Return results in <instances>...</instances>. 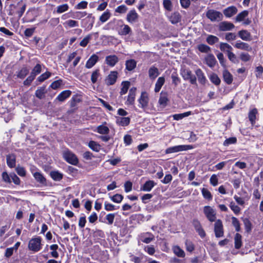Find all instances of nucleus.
Here are the masks:
<instances>
[{
	"label": "nucleus",
	"mask_w": 263,
	"mask_h": 263,
	"mask_svg": "<svg viewBox=\"0 0 263 263\" xmlns=\"http://www.w3.org/2000/svg\"><path fill=\"white\" fill-rule=\"evenodd\" d=\"M137 62L134 60H129L126 61V68L128 71H132L136 67Z\"/></svg>",
	"instance_id": "nucleus-35"
},
{
	"label": "nucleus",
	"mask_w": 263,
	"mask_h": 263,
	"mask_svg": "<svg viewBox=\"0 0 263 263\" xmlns=\"http://www.w3.org/2000/svg\"><path fill=\"white\" fill-rule=\"evenodd\" d=\"M118 61V58L115 55H108L105 58L106 63L111 67L114 66Z\"/></svg>",
	"instance_id": "nucleus-16"
},
{
	"label": "nucleus",
	"mask_w": 263,
	"mask_h": 263,
	"mask_svg": "<svg viewBox=\"0 0 263 263\" xmlns=\"http://www.w3.org/2000/svg\"><path fill=\"white\" fill-rule=\"evenodd\" d=\"M28 248L33 252H37L41 249V238L37 237L32 238L29 242Z\"/></svg>",
	"instance_id": "nucleus-2"
},
{
	"label": "nucleus",
	"mask_w": 263,
	"mask_h": 263,
	"mask_svg": "<svg viewBox=\"0 0 263 263\" xmlns=\"http://www.w3.org/2000/svg\"><path fill=\"white\" fill-rule=\"evenodd\" d=\"M237 139L235 137H231L226 139L223 142L224 146H228L230 144H234L236 142Z\"/></svg>",
	"instance_id": "nucleus-64"
},
{
	"label": "nucleus",
	"mask_w": 263,
	"mask_h": 263,
	"mask_svg": "<svg viewBox=\"0 0 263 263\" xmlns=\"http://www.w3.org/2000/svg\"><path fill=\"white\" fill-rule=\"evenodd\" d=\"M91 38L92 35L91 34H88L80 42V45L83 47H86Z\"/></svg>",
	"instance_id": "nucleus-46"
},
{
	"label": "nucleus",
	"mask_w": 263,
	"mask_h": 263,
	"mask_svg": "<svg viewBox=\"0 0 263 263\" xmlns=\"http://www.w3.org/2000/svg\"><path fill=\"white\" fill-rule=\"evenodd\" d=\"M63 156L64 159L70 164L76 165L79 162L78 159L76 155L69 150L64 151Z\"/></svg>",
	"instance_id": "nucleus-1"
},
{
	"label": "nucleus",
	"mask_w": 263,
	"mask_h": 263,
	"mask_svg": "<svg viewBox=\"0 0 263 263\" xmlns=\"http://www.w3.org/2000/svg\"><path fill=\"white\" fill-rule=\"evenodd\" d=\"M206 64L210 67H214L216 63V60L213 54H209L205 59Z\"/></svg>",
	"instance_id": "nucleus-27"
},
{
	"label": "nucleus",
	"mask_w": 263,
	"mask_h": 263,
	"mask_svg": "<svg viewBox=\"0 0 263 263\" xmlns=\"http://www.w3.org/2000/svg\"><path fill=\"white\" fill-rule=\"evenodd\" d=\"M195 74L199 82L202 85L205 84L207 80L203 71L198 68L195 70Z\"/></svg>",
	"instance_id": "nucleus-17"
},
{
	"label": "nucleus",
	"mask_w": 263,
	"mask_h": 263,
	"mask_svg": "<svg viewBox=\"0 0 263 263\" xmlns=\"http://www.w3.org/2000/svg\"><path fill=\"white\" fill-rule=\"evenodd\" d=\"M234 27L233 23L227 21L221 22L218 25V29L221 31L232 30Z\"/></svg>",
	"instance_id": "nucleus-10"
},
{
	"label": "nucleus",
	"mask_w": 263,
	"mask_h": 263,
	"mask_svg": "<svg viewBox=\"0 0 263 263\" xmlns=\"http://www.w3.org/2000/svg\"><path fill=\"white\" fill-rule=\"evenodd\" d=\"M7 164L10 168L15 166L16 157L14 154H9L6 156Z\"/></svg>",
	"instance_id": "nucleus-19"
},
{
	"label": "nucleus",
	"mask_w": 263,
	"mask_h": 263,
	"mask_svg": "<svg viewBox=\"0 0 263 263\" xmlns=\"http://www.w3.org/2000/svg\"><path fill=\"white\" fill-rule=\"evenodd\" d=\"M234 47L237 49L245 50L248 51L252 50V48L249 46L248 44L241 41L237 42L235 43Z\"/></svg>",
	"instance_id": "nucleus-18"
},
{
	"label": "nucleus",
	"mask_w": 263,
	"mask_h": 263,
	"mask_svg": "<svg viewBox=\"0 0 263 263\" xmlns=\"http://www.w3.org/2000/svg\"><path fill=\"white\" fill-rule=\"evenodd\" d=\"M202 194L204 198L207 199L208 200H211L212 198V195L210 191H209L206 189L203 188L202 189Z\"/></svg>",
	"instance_id": "nucleus-58"
},
{
	"label": "nucleus",
	"mask_w": 263,
	"mask_h": 263,
	"mask_svg": "<svg viewBox=\"0 0 263 263\" xmlns=\"http://www.w3.org/2000/svg\"><path fill=\"white\" fill-rule=\"evenodd\" d=\"M115 217V214L113 213H109L107 214L105 219L107 220L108 224H112L114 222Z\"/></svg>",
	"instance_id": "nucleus-63"
},
{
	"label": "nucleus",
	"mask_w": 263,
	"mask_h": 263,
	"mask_svg": "<svg viewBox=\"0 0 263 263\" xmlns=\"http://www.w3.org/2000/svg\"><path fill=\"white\" fill-rule=\"evenodd\" d=\"M174 253L178 257H184L185 253L184 251L178 246H175L172 248Z\"/></svg>",
	"instance_id": "nucleus-22"
},
{
	"label": "nucleus",
	"mask_w": 263,
	"mask_h": 263,
	"mask_svg": "<svg viewBox=\"0 0 263 263\" xmlns=\"http://www.w3.org/2000/svg\"><path fill=\"white\" fill-rule=\"evenodd\" d=\"M182 76L185 80H189L191 84H197L196 78L192 74V72L190 70H184L182 72Z\"/></svg>",
	"instance_id": "nucleus-8"
},
{
	"label": "nucleus",
	"mask_w": 263,
	"mask_h": 263,
	"mask_svg": "<svg viewBox=\"0 0 263 263\" xmlns=\"http://www.w3.org/2000/svg\"><path fill=\"white\" fill-rule=\"evenodd\" d=\"M228 57L229 59L234 63H238L239 62L236 55L232 52H228Z\"/></svg>",
	"instance_id": "nucleus-59"
},
{
	"label": "nucleus",
	"mask_w": 263,
	"mask_h": 263,
	"mask_svg": "<svg viewBox=\"0 0 263 263\" xmlns=\"http://www.w3.org/2000/svg\"><path fill=\"white\" fill-rule=\"evenodd\" d=\"M234 245L236 249H239L242 246V236L239 233H236L234 236Z\"/></svg>",
	"instance_id": "nucleus-29"
},
{
	"label": "nucleus",
	"mask_w": 263,
	"mask_h": 263,
	"mask_svg": "<svg viewBox=\"0 0 263 263\" xmlns=\"http://www.w3.org/2000/svg\"><path fill=\"white\" fill-rule=\"evenodd\" d=\"M206 16L212 22L220 21L223 18V15L220 12L213 9L209 10Z\"/></svg>",
	"instance_id": "nucleus-3"
},
{
	"label": "nucleus",
	"mask_w": 263,
	"mask_h": 263,
	"mask_svg": "<svg viewBox=\"0 0 263 263\" xmlns=\"http://www.w3.org/2000/svg\"><path fill=\"white\" fill-rule=\"evenodd\" d=\"M71 94V92L70 90H67L63 91L58 96L57 99L60 102H63L69 97Z\"/></svg>",
	"instance_id": "nucleus-23"
},
{
	"label": "nucleus",
	"mask_w": 263,
	"mask_h": 263,
	"mask_svg": "<svg viewBox=\"0 0 263 263\" xmlns=\"http://www.w3.org/2000/svg\"><path fill=\"white\" fill-rule=\"evenodd\" d=\"M249 12L247 10H244L240 13H238L237 15L235 18V21L237 22H240L243 21L248 15Z\"/></svg>",
	"instance_id": "nucleus-36"
},
{
	"label": "nucleus",
	"mask_w": 263,
	"mask_h": 263,
	"mask_svg": "<svg viewBox=\"0 0 263 263\" xmlns=\"http://www.w3.org/2000/svg\"><path fill=\"white\" fill-rule=\"evenodd\" d=\"M198 49L200 52L204 53H207L210 51V47L205 44L199 45L198 46Z\"/></svg>",
	"instance_id": "nucleus-57"
},
{
	"label": "nucleus",
	"mask_w": 263,
	"mask_h": 263,
	"mask_svg": "<svg viewBox=\"0 0 263 263\" xmlns=\"http://www.w3.org/2000/svg\"><path fill=\"white\" fill-rule=\"evenodd\" d=\"M215 222L214 230L216 237L219 238L223 236L224 230L222 221L220 219H217Z\"/></svg>",
	"instance_id": "nucleus-7"
},
{
	"label": "nucleus",
	"mask_w": 263,
	"mask_h": 263,
	"mask_svg": "<svg viewBox=\"0 0 263 263\" xmlns=\"http://www.w3.org/2000/svg\"><path fill=\"white\" fill-rule=\"evenodd\" d=\"M51 177L54 181H60L63 178V175L57 171H52L50 173Z\"/></svg>",
	"instance_id": "nucleus-40"
},
{
	"label": "nucleus",
	"mask_w": 263,
	"mask_h": 263,
	"mask_svg": "<svg viewBox=\"0 0 263 263\" xmlns=\"http://www.w3.org/2000/svg\"><path fill=\"white\" fill-rule=\"evenodd\" d=\"M59 248V247L57 245H52L50 246V249L52 251L51 252V255L52 257L54 258H58L59 257V253L57 251V249Z\"/></svg>",
	"instance_id": "nucleus-47"
},
{
	"label": "nucleus",
	"mask_w": 263,
	"mask_h": 263,
	"mask_svg": "<svg viewBox=\"0 0 263 263\" xmlns=\"http://www.w3.org/2000/svg\"><path fill=\"white\" fill-rule=\"evenodd\" d=\"M238 11L237 8L234 6H230L223 10V13L226 17H231Z\"/></svg>",
	"instance_id": "nucleus-11"
},
{
	"label": "nucleus",
	"mask_w": 263,
	"mask_h": 263,
	"mask_svg": "<svg viewBox=\"0 0 263 263\" xmlns=\"http://www.w3.org/2000/svg\"><path fill=\"white\" fill-rule=\"evenodd\" d=\"M99 57L95 54H93L86 62L85 67L88 69L92 68L98 61Z\"/></svg>",
	"instance_id": "nucleus-15"
},
{
	"label": "nucleus",
	"mask_w": 263,
	"mask_h": 263,
	"mask_svg": "<svg viewBox=\"0 0 263 263\" xmlns=\"http://www.w3.org/2000/svg\"><path fill=\"white\" fill-rule=\"evenodd\" d=\"M127 9L128 8L125 5H122L116 8L115 12L120 14H123L125 13L127 11Z\"/></svg>",
	"instance_id": "nucleus-55"
},
{
	"label": "nucleus",
	"mask_w": 263,
	"mask_h": 263,
	"mask_svg": "<svg viewBox=\"0 0 263 263\" xmlns=\"http://www.w3.org/2000/svg\"><path fill=\"white\" fill-rule=\"evenodd\" d=\"M110 16L111 13L108 10H107L100 16L99 20L103 23L106 22Z\"/></svg>",
	"instance_id": "nucleus-38"
},
{
	"label": "nucleus",
	"mask_w": 263,
	"mask_h": 263,
	"mask_svg": "<svg viewBox=\"0 0 263 263\" xmlns=\"http://www.w3.org/2000/svg\"><path fill=\"white\" fill-rule=\"evenodd\" d=\"M100 76V72L99 69H96L93 71L91 76V81L93 84L96 83L98 78Z\"/></svg>",
	"instance_id": "nucleus-51"
},
{
	"label": "nucleus",
	"mask_w": 263,
	"mask_h": 263,
	"mask_svg": "<svg viewBox=\"0 0 263 263\" xmlns=\"http://www.w3.org/2000/svg\"><path fill=\"white\" fill-rule=\"evenodd\" d=\"M191 115V111H187L182 114H175L173 115V118L176 120H179L184 117H186Z\"/></svg>",
	"instance_id": "nucleus-45"
},
{
	"label": "nucleus",
	"mask_w": 263,
	"mask_h": 263,
	"mask_svg": "<svg viewBox=\"0 0 263 263\" xmlns=\"http://www.w3.org/2000/svg\"><path fill=\"white\" fill-rule=\"evenodd\" d=\"M45 93V87H40L39 89L35 91V96L39 99H42L44 97V95Z\"/></svg>",
	"instance_id": "nucleus-53"
},
{
	"label": "nucleus",
	"mask_w": 263,
	"mask_h": 263,
	"mask_svg": "<svg viewBox=\"0 0 263 263\" xmlns=\"http://www.w3.org/2000/svg\"><path fill=\"white\" fill-rule=\"evenodd\" d=\"M169 20L172 24H176L180 21L181 15L178 12H174L169 17Z\"/></svg>",
	"instance_id": "nucleus-26"
},
{
	"label": "nucleus",
	"mask_w": 263,
	"mask_h": 263,
	"mask_svg": "<svg viewBox=\"0 0 263 263\" xmlns=\"http://www.w3.org/2000/svg\"><path fill=\"white\" fill-rule=\"evenodd\" d=\"M211 81L216 85H219L220 83V80L215 73H213L210 77Z\"/></svg>",
	"instance_id": "nucleus-49"
},
{
	"label": "nucleus",
	"mask_w": 263,
	"mask_h": 263,
	"mask_svg": "<svg viewBox=\"0 0 263 263\" xmlns=\"http://www.w3.org/2000/svg\"><path fill=\"white\" fill-rule=\"evenodd\" d=\"M257 114V110L256 108H254V109H252L249 112V115H248L249 119L252 125L254 124L255 123V120H256Z\"/></svg>",
	"instance_id": "nucleus-34"
},
{
	"label": "nucleus",
	"mask_w": 263,
	"mask_h": 263,
	"mask_svg": "<svg viewBox=\"0 0 263 263\" xmlns=\"http://www.w3.org/2000/svg\"><path fill=\"white\" fill-rule=\"evenodd\" d=\"M232 223L235 227L236 231L239 232L240 230V223L237 218L235 217H232Z\"/></svg>",
	"instance_id": "nucleus-52"
},
{
	"label": "nucleus",
	"mask_w": 263,
	"mask_h": 263,
	"mask_svg": "<svg viewBox=\"0 0 263 263\" xmlns=\"http://www.w3.org/2000/svg\"><path fill=\"white\" fill-rule=\"evenodd\" d=\"M29 69L26 67H23L17 74V77L20 79H24L28 73Z\"/></svg>",
	"instance_id": "nucleus-41"
},
{
	"label": "nucleus",
	"mask_w": 263,
	"mask_h": 263,
	"mask_svg": "<svg viewBox=\"0 0 263 263\" xmlns=\"http://www.w3.org/2000/svg\"><path fill=\"white\" fill-rule=\"evenodd\" d=\"M220 49L222 51H226L227 54H228V52H231L233 49L232 47L226 43H221L220 44Z\"/></svg>",
	"instance_id": "nucleus-42"
},
{
	"label": "nucleus",
	"mask_w": 263,
	"mask_h": 263,
	"mask_svg": "<svg viewBox=\"0 0 263 263\" xmlns=\"http://www.w3.org/2000/svg\"><path fill=\"white\" fill-rule=\"evenodd\" d=\"M132 32V29L130 27L127 25H123L121 26V29L119 32V33L122 35H126L129 34Z\"/></svg>",
	"instance_id": "nucleus-33"
},
{
	"label": "nucleus",
	"mask_w": 263,
	"mask_h": 263,
	"mask_svg": "<svg viewBox=\"0 0 263 263\" xmlns=\"http://www.w3.org/2000/svg\"><path fill=\"white\" fill-rule=\"evenodd\" d=\"M69 9V6L67 4H64L58 6L57 8V12L58 13H62L67 11Z\"/></svg>",
	"instance_id": "nucleus-50"
},
{
	"label": "nucleus",
	"mask_w": 263,
	"mask_h": 263,
	"mask_svg": "<svg viewBox=\"0 0 263 263\" xmlns=\"http://www.w3.org/2000/svg\"><path fill=\"white\" fill-rule=\"evenodd\" d=\"M149 100V96L147 92L142 91L138 101L139 103V107L143 110H145L148 107Z\"/></svg>",
	"instance_id": "nucleus-5"
},
{
	"label": "nucleus",
	"mask_w": 263,
	"mask_h": 263,
	"mask_svg": "<svg viewBox=\"0 0 263 263\" xmlns=\"http://www.w3.org/2000/svg\"><path fill=\"white\" fill-rule=\"evenodd\" d=\"M163 5L164 8L168 10L171 11L172 9V3L170 0H163Z\"/></svg>",
	"instance_id": "nucleus-61"
},
{
	"label": "nucleus",
	"mask_w": 263,
	"mask_h": 263,
	"mask_svg": "<svg viewBox=\"0 0 263 263\" xmlns=\"http://www.w3.org/2000/svg\"><path fill=\"white\" fill-rule=\"evenodd\" d=\"M123 199V196L119 194H116L113 196L111 197V200L116 203H120Z\"/></svg>",
	"instance_id": "nucleus-54"
},
{
	"label": "nucleus",
	"mask_w": 263,
	"mask_h": 263,
	"mask_svg": "<svg viewBox=\"0 0 263 263\" xmlns=\"http://www.w3.org/2000/svg\"><path fill=\"white\" fill-rule=\"evenodd\" d=\"M139 15L135 9L130 10L126 15V21L130 24H134L138 21Z\"/></svg>",
	"instance_id": "nucleus-9"
},
{
	"label": "nucleus",
	"mask_w": 263,
	"mask_h": 263,
	"mask_svg": "<svg viewBox=\"0 0 263 263\" xmlns=\"http://www.w3.org/2000/svg\"><path fill=\"white\" fill-rule=\"evenodd\" d=\"M159 74L158 69L155 67L152 66L148 70V76L150 79L154 80H155Z\"/></svg>",
	"instance_id": "nucleus-20"
},
{
	"label": "nucleus",
	"mask_w": 263,
	"mask_h": 263,
	"mask_svg": "<svg viewBox=\"0 0 263 263\" xmlns=\"http://www.w3.org/2000/svg\"><path fill=\"white\" fill-rule=\"evenodd\" d=\"M136 88L133 87L129 89V93L126 102L127 105H133L134 104L136 97Z\"/></svg>",
	"instance_id": "nucleus-13"
},
{
	"label": "nucleus",
	"mask_w": 263,
	"mask_h": 263,
	"mask_svg": "<svg viewBox=\"0 0 263 263\" xmlns=\"http://www.w3.org/2000/svg\"><path fill=\"white\" fill-rule=\"evenodd\" d=\"M155 183L154 181L148 180L141 187V189L144 191L149 192L152 190L153 187L155 185Z\"/></svg>",
	"instance_id": "nucleus-21"
},
{
	"label": "nucleus",
	"mask_w": 263,
	"mask_h": 263,
	"mask_svg": "<svg viewBox=\"0 0 263 263\" xmlns=\"http://www.w3.org/2000/svg\"><path fill=\"white\" fill-rule=\"evenodd\" d=\"M118 77V72L116 71H111L105 79V83L107 85H111L115 84Z\"/></svg>",
	"instance_id": "nucleus-12"
},
{
	"label": "nucleus",
	"mask_w": 263,
	"mask_h": 263,
	"mask_svg": "<svg viewBox=\"0 0 263 263\" xmlns=\"http://www.w3.org/2000/svg\"><path fill=\"white\" fill-rule=\"evenodd\" d=\"M63 25L65 27H70V28H72V27H78L79 26V23H78V22H77L76 21L72 20H69L66 21L65 23H64Z\"/></svg>",
	"instance_id": "nucleus-39"
},
{
	"label": "nucleus",
	"mask_w": 263,
	"mask_h": 263,
	"mask_svg": "<svg viewBox=\"0 0 263 263\" xmlns=\"http://www.w3.org/2000/svg\"><path fill=\"white\" fill-rule=\"evenodd\" d=\"M203 213L210 222H214L217 220L216 212L211 206L208 205L204 206L203 207Z\"/></svg>",
	"instance_id": "nucleus-4"
},
{
	"label": "nucleus",
	"mask_w": 263,
	"mask_h": 263,
	"mask_svg": "<svg viewBox=\"0 0 263 263\" xmlns=\"http://www.w3.org/2000/svg\"><path fill=\"white\" fill-rule=\"evenodd\" d=\"M51 74L50 72L47 71V72L43 73L42 74H41L40 76H39L37 78V80L40 82H42L44 81H45V80L49 78L50 77Z\"/></svg>",
	"instance_id": "nucleus-56"
},
{
	"label": "nucleus",
	"mask_w": 263,
	"mask_h": 263,
	"mask_svg": "<svg viewBox=\"0 0 263 263\" xmlns=\"http://www.w3.org/2000/svg\"><path fill=\"white\" fill-rule=\"evenodd\" d=\"M95 131L102 135H107L109 132V129L106 126L101 125L98 126Z\"/></svg>",
	"instance_id": "nucleus-31"
},
{
	"label": "nucleus",
	"mask_w": 263,
	"mask_h": 263,
	"mask_svg": "<svg viewBox=\"0 0 263 263\" xmlns=\"http://www.w3.org/2000/svg\"><path fill=\"white\" fill-rule=\"evenodd\" d=\"M230 207L235 214H238L240 212V208L236 205L234 202H231L230 204Z\"/></svg>",
	"instance_id": "nucleus-62"
},
{
	"label": "nucleus",
	"mask_w": 263,
	"mask_h": 263,
	"mask_svg": "<svg viewBox=\"0 0 263 263\" xmlns=\"http://www.w3.org/2000/svg\"><path fill=\"white\" fill-rule=\"evenodd\" d=\"M130 82L128 81L123 82L122 83V88L120 91L121 95L125 94L129 87Z\"/></svg>",
	"instance_id": "nucleus-44"
},
{
	"label": "nucleus",
	"mask_w": 263,
	"mask_h": 263,
	"mask_svg": "<svg viewBox=\"0 0 263 263\" xmlns=\"http://www.w3.org/2000/svg\"><path fill=\"white\" fill-rule=\"evenodd\" d=\"M165 82V79L163 77H159L155 84V91L159 92Z\"/></svg>",
	"instance_id": "nucleus-30"
},
{
	"label": "nucleus",
	"mask_w": 263,
	"mask_h": 263,
	"mask_svg": "<svg viewBox=\"0 0 263 263\" xmlns=\"http://www.w3.org/2000/svg\"><path fill=\"white\" fill-rule=\"evenodd\" d=\"M89 147L93 151L99 152L101 149L100 145L95 141H91L88 143Z\"/></svg>",
	"instance_id": "nucleus-43"
},
{
	"label": "nucleus",
	"mask_w": 263,
	"mask_h": 263,
	"mask_svg": "<svg viewBox=\"0 0 263 263\" xmlns=\"http://www.w3.org/2000/svg\"><path fill=\"white\" fill-rule=\"evenodd\" d=\"M219 39L214 35H209L206 38V42L210 45H213L214 44L218 42Z\"/></svg>",
	"instance_id": "nucleus-48"
},
{
	"label": "nucleus",
	"mask_w": 263,
	"mask_h": 263,
	"mask_svg": "<svg viewBox=\"0 0 263 263\" xmlns=\"http://www.w3.org/2000/svg\"><path fill=\"white\" fill-rule=\"evenodd\" d=\"M130 120L129 117H118L117 118L116 123L120 126H127L129 124Z\"/></svg>",
	"instance_id": "nucleus-25"
},
{
	"label": "nucleus",
	"mask_w": 263,
	"mask_h": 263,
	"mask_svg": "<svg viewBox=\"0 0 263 263\" xmlns=\"http://www.w3.org/2000/svg\"><path fill=\"white\" fill-rule=\"evenodd\" d=\"M32 175L35 179V180L39 182L40 183L44 185H46L47 182H46V179L43 176V175L39 172H33L32 171Z\"/></svg>",
	"instance_id": "nucleus-14"
},
{
	"label": "nucleus",
	"mask_w": 263,
	"mask_h": 263,
	"mask_svg": "<svg viewBox=\"0 0 263 263\" xmlns=\"http://www.w3.org/2000/svg\"><path fill=\"white\" fill-rule=\"evenodd\" d=\"M186 249L187 251L192 252L195 249L194 244L191 241L186 240L185 243Z\"/></svg>",
	"instance_id": "nucleus-60"
},
{
	"label": "nucleus",
	"mask_w": 263,
	"mask_h": 263,
	"mask_svg": "<svg viewBox=\"0 0 263 263\" xmlns=\"http://www.w3.org/2000/svg\"><path fill=\"white\" fill-rule=\"evenodd\" d=\"M193 148V146L190 145H180L167 148L165 150L166 154H171L177 153L181 151H185Z\"/></svg>",
	"instance_id": "nucleus-6"
},
{
	"label": "nucleus",
	"mask_w": 263,
	"mask_h": 263,
	"mask_svg": "<svg viewBox=\"0 0 263 263\" xmlns=\"http://www.w3.org/2000/svg\"><path fill=\"white\" fill-rule=\"evenodd\" d=\"M154 239V235L151 233H147L146 234H144V235H142L141 237V241L146 243H149L152 240H153Z\"/></svg>",
	"instance_id": "nucleus-32"
},
{
	"label": "nucleus",
	"mask_w": 263,
	"mask_h": 263,
	"mask_svg": "<svg viewBox=\"0 0 263 263\" xmlns=\"http://www.w3.org/2000/svg\"><path fill=\"white\" fill-rule=\"evenodd\" d=\"M168 101V99L167 98V95L165 93L163 94L161 93L160 94V96L158 101L159 104L164 107L166 106Z\"/></svg>",
	"instance_id": "nucleus-37"
},
{
	"label": "nucleus",
	"mask_w": 263,
	"mask_h": 263,
	"mask_svg": "<svg viewBox=\"0 0 263 263\" xmlns=\"http://www.w3.org/2000/svg\"><path fill=\"white\" fill-rule=\"evenodd\" d=\"M223 78L224 82L228 84H231L233 81V76L227 70L223 71Z\"/></svg>",
	"instance_id": "nucleus-28"
},
{
	"label": "nucleus",
	"mask_w": 263,
	"mask_h": 263,
	"mask_svg": "<svg viewBox=\"0 0 263 263\" xmlns=\"http://www.w3.org/2000/svg\"><path fill=\"white\" fill-rule=\"evenodd\" d=\"M238 34L239 36L244 41H250L251 40V34L247 30H242L238 32Z\"/></svg>",
	"instance_id": "nucleus-24"
}]
</instances>
